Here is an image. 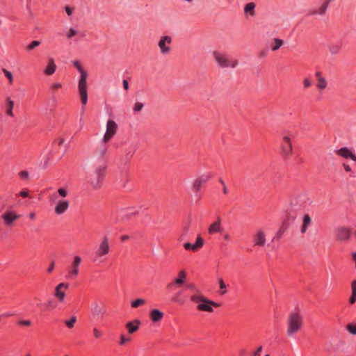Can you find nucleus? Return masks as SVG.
<instances>
[{"mask_svg": "<svg viewBox=\"0 0 356 356\" xmlns=\"http://www.w3.org/2000/svg\"><path fill=\"white\" fill-rule=\"evenodd\" d=\"M254 246L264 247L266 243V234L263 229H258L253 235Z\"/></svg>", "mask_w": 356, "mask_h": 356, "instance_id": "nucleus-16", "label": "nucleus"}, {"mask_svg": "<svg viewBox=\"0 0 356 356\" xmlns=\"http://www.w3.org/2000/svg\"><path fill=\"white\" fill-rule=\"evenodd\" d=\"M54 267H55V262L54 261H51L50 264H49V266L47 270V273L49 274L51 273L54 270Z\"/></svg>", "mask_w": 356, "mask_h": 356, "instance_id": "nucleus-48", "label": "nucleus"}, {"mask_svg": "<svg viewBox=\"0 0 356 356\" xmlns=\"http://www.w3.org/2000/svg\"><path fill=\"white\" fill-rule=\"evenodd\" d=\"M284 44V40L280 38H273L269 44L273 51L278 50Z\"/></svg>", "mask_w": 356, "mask_h": 356, "instance_id": "nucleus-28", "label": "nucleus"}, {"mask_svg": "<svg viewBox=\"0 0 356 356\" xmlns=\"http://www.w3.org/2000/svg\"><path fill=\"white\" fill-rule=\"evenodd\" d=\"M254 8L255 4L252 2L248 3L245 6L244 13L245 14H250L251 16L254 15Z\"/></svg>", "mask_w": 356, "mask_h": 356, "instance_id": "nucleus-31", "label": "nucleus"}, {"mask_svg": "<svg viewBox=\"0 0 356 356\" xmlns=\"http://www.w3.org/2000/svg\"><path fill=\"white\" fill-rule=\"evenodd\" d=\"M181 295V291L177 292L172 297V302L177 304H184V301L180 298V296Z\"/></svg>", "mask_w": 356, "mask_h": 356, "instance_id": "nucleus-34", "label": "nucleus"}, {"mask_svg": "<svg viewBox=\"0 0 356 356\" xmlns=\"http://www.w3.org/2000/svg\"><path fill=\"white\" fill-rule=\"evenodd\" d=\"M212 177L213 174L211 172H207L198 176L194 179L192 184V191L195 193L200 192L202 186Z\"/></svg>", "mask_w": 356, "mask_h": 356, "instance_id": "nucleus-13", "label": "nucleus"}, {"mask_svg": "<svg viewBox=\"0 0 356 356\" xmlns=\"http://www.w3.org/2000/svg\"><path fill=\"white\" fill-rule=\"evenodd\" d=\"M70 287L67 282H60L54 289V297L61 304L65 303L66 298V291Z\"/></svg>", "mask_w": 356, "mask_h": 356, "instance_id": "nucleus-12", "label": "nucleus"}, {"mask_svg": "<svg viewBox=\"0 0 356 356\" xmlns=\"http://www.w3.org/2000/svg\"><path fill=\"white\" fill-rule=\"evenodd\" d=\"M300 204L303 207H307L312 204V196L308 193H301L298 197Z\"/></svg>", "mask_w": 356, "mask_h": 356, "instance_id": "nucleus-25", "label": "nucleus"}, {"mask_svg": "<svg viewBox=\"0 0 356 356\" xmlns=\"http://www.w3.org/2000/svg\"><path fill=\"white\" fill-rule=\"evenodd\" d=\"M262 350V347L261 346H259L257 350L253 354V356H259L260 355V353Z\"/></svg>", "mask_w": 356, "mask_h": 356, "instance_id": "nucleus-53", "label": "nucleus"}, {"mask_svg": "<svg viewBox=\"0 0 356 356\" xmlns=\"http://www.w3.org/2000/svg\"><path fill=\"white\" fill-rule=\"evenodd\" d=\"M356 302V293L351 292V296L349 299V302L351 305H353Z\"/></svg>", "mask_w": 356, "mask_h": 356, "instance_id": "nucleus-47", "label": "nucleus"}, {"mask_svg": "<svg viewBox=\"0 0 356 356\" xmlns=\"http://www.w3.org/2000/svg\"><path fill=\"white\" fill-rule=\"evenodd\" d=\"M143 108V104L141 102H136L134 104L133 110L134 112L138 113L140 112Z\"/></svg>", "mask_w": 356, "mask_h": 356, "instance_id": "nucleus-41", "label": "nucleus"}, {"mask_svg": "<svg viewBox=\"0 0 356 356\" xmlns=\"http://www.w3.org/2000/svg\"><path fill=\"white\" fill-rule=\"evenodd\" d=\"M122 84H123V88H124V90H129V83L127 80H123Z\"/></svg>", "mask_w": 356, "mask_h": 356, "instance_id": "nucleus-54", "label": "nucleus"}, {"mask_svg": "<svg viewBox=\"0 0 356 356\" xmlns=\"http://www.w3.org/2000/svg\"><path fill=\"white\" fill-rule=\"evenodd\" d=\"M129 341V339L126 337L124 335H121L120 337V344L124 345Z\"/></svg>", "mask_w": 356, "mask_h": 356, "instance_id": "nucleus-46", "label": "nucleus"}, {"mask_svg": "<svg viewBox=\"0 0 356 356\" xmlns=\"http://www.w3.org/2000/svg\"><path fill=\"white\" fill-rule=\"evenodd\" d=\"M28 218L31 220L34 221L36 219V213L34 211L30 212L28 215Z\"/></svg>", "mask_w": 356, "mask_h": 356, "instance_id": "nucleus-50", "label": "nucleus"}, {"mask_svg": "<svg viewBox=\"0 0 356 356\" xmlns=\"http://www.w3.org/2000/svg\"><path fill=\"white\" fill-rule=\"evenodd\" d=\"M204 245V241L201 235H197L196 241L195 243L186 242L184 243L183 247L186 250H191L193 252H197L200 250Z\"/></svg>", "mask_w": 356, "mask_h": 356, "instance_id": "nucleus-17", "label": "nucleus"}, {"mask_svg": "<svg viewBox=\"0 0 356 356\" xmlns=\"http://www.w3.org/2000/svg\"><path fill=\"white\" fill-rule=\"evenodd\" d=\"M74 65L76 67L80 73V78L78 83V91L81 97L83 105H86L88 102V90H87V72L81 67L79 61H74Z\"/></svg>", "mask_w": 356, "mask_h": 356, "instance_id": "nucleus-5", "label": "nucleus"}, {"mask_svg": "<svg viewBox=\"0 0 356 356\" xmlns=\"http://www.w3.org/2000/svg\"><path fill=\"white\" fill-rule=\"evenodd\" d=\"M76 34H77L76 31L75 29H74L73 28H71L67 33L66 35L68 38H71L74 37V35H76Z\"/></svg>", "mask_w": 356, "mask_h": 356, "instance_id": "nucleus-43", "label": "nucleus"}, {"mask_svg": "<svg viewBox=\"0 0 356 356\" xmlns=\"http://www.w3.org/2000/svg\"><path fill=\"white\" fill-rule=\"evenodd\" d=\"M57 142H58V145H60L65 142V140H64V138H60L58 139Z\"/></svg>", "mask_w": 356, "mask_h": 356, "instance_id": "nucleus-57", "label": "nucleus"}, {"mask_svg": "<svg viewBox=\"0 0 356 356\" xmlns=\"http://www.w3.org/2000/svg\"><path fill=\"white\" fill-rule=\"evenodd\" d=\"M19 195L22 197H27L29 195L27 191H22L19 192Z\"/></svg>", "mask_w": 356, "mask_h": 356, "instance_id": "nucleus-51", "label": "nucleus"}, {"mask_svg": "<svg viewBox=\"0 0 356 356\" xmlns=\"http://www.w3.org/2000/svg\"><path fill=\"white\" fill-rule=\"evenodd\" d=\"M92 334L95 339H100L103 336V332L95 327L92 328Z\"/></svg>", "mask_w": 356, "mask_h": 356, "instance_id": "nucleus-37", "label": "nucleus"}, {"mask_svg": "<svg viewBox=\"0 0 356 356\" xmlns=\"http://www.w3.org/2000/svg\"><path fill=\"white\" fill-rule=\"evenodd\" d=\"M146 303V300L143 298H138L131 302V306L133 308H137L140 306L144 305Z\"/></svg>", "mask_w": 356, "mask_h": 356, "instance_id": "nucleus-33", "label": "nucleus"}, {"mask_svg": "<svg viewBox=\"0 0 356 356\" xmlns=\"http://www.w3.org/2000/svg\"><path fill=\"white\" fill-rule=\"evenodd\" d=\"M56 65L54 58H49L47 65L43 71L44 74L47 76H51L56 72Z\"/></svg>", "mask_w": 356, "mask_h": 356, "instance_id": "nucleus-24", "label": "nucleus"}, {"mask_svg": "<svg viewBox=\"0 0 356 356\" xmlns=\"http://www.w3.org/2000/svg\"><path fill=\"white\" fill-rule=\"evenodd\" d=\"M40 42L38 40H33L32 41L28 46L26 47V49L28 51H31L34 48L38 47L40 45Z\"/></svg>", "mask_w": 356, "mask_h": 356, "instance_id": "nucleus-38", "label": "nucleus"}, {"mask_svg": "<svg viewBox=\"0 0 356 356\" xmlns=\"http://www.w3.org/2000/svg\"><path fill=\"white\" fill-rule=\"evenodd\" d=\"M65 9L67 14L69 16H70L72 14V9L71 8H70L69 6H66Z\"/></svg>", "mask_w": 356, "mask_h": 356, "instance_id": "nucleus-55", "label": "nucleus"}, {"mask_svg": "<svg viewBox=\"0 0 356 356\" xmlns=\"http://www.w3.org/2000/svg\"><path fill=\"white\" fill-rule=\"evenodd\" d=\"M186 280V273L184 270H181L179 271L177 276L170 282L167 287L169 289L181 286H182Z\"/></svg>", "mask_w": 356, "mask_h": 356, "instance_id": "nucleus-18", "label": "nucleus"}, {"mask_svg": "<svg viewBox=\"0 0 356 356\" xmlns=\"http://www.w3.org/2000/svg\"><path fill=\"white\" fill-rule=\"evenodd\" d=\"M188 288L194 291L190 296V301L195 305L197 311L212 313L214 308L220 306L218 303L207 298L194 284H190Z\"/></svg>", "mask_w": 356, "mask_h": 356, "instance_id": "nucleus-1", "label": "nucleus"}, {"mask_svg": "<svg viewBox=\"0 0 356 356\" xmlns=\"http://www.w3.org/2000/svg\"><path fill=\"white\" fill-rule=\"evenodd\" d=\"M19 177L22 180H27L29 178V173L26 170H23L19 172Z\"/></svg>", "mask_w": 356, "mask_h": 356, "instance_id": "nucleus-40", "label": "nucleus"}, {"mask_svg": "<svg viewBox=\"0 0 356 356\" xmlns=\"http://www.w3.org/2000/svg\"><path fill=\"white\" fill-rule=\"evenodd\" d=\"M221 220L218 218L208 228V232L210 234H214L222 232Z\"/></svg>", "mask_w": 356, "mask_h": 356, "instance_id": "nucleus-23", "label": "nucleus"}, {"mask_svg": "<svg viewBox=\"0 0 356 356\" xmlns=\"http://www.w3.org/2000/svg\"><path fill=\"white\" fill-rule=\"evenodd\" d=\"M328 6V3H324L321 7L318 9V10L314 11L313 14H320L323 15L325 13L327 8Z\"/></svg>", "mask_w": 356, "mask_h": 356, "instance_id": "nucleus-36", "label": "nucleus"}, {"mask_svg": "<svg viewBox=\"0 0 356 356\" xmlns=\"http://www.w3.org/2000/svg\"><path fill=\"white\" fill-rule=\"evenodd\" d=\"M303 86L305 88H309L312 86V81L308 78H305L303 79Z\"/></svg>", "mask_w": 356, "mask_h": 356, "instance_id": "nucleus-45", "label": "nucleus"}, {"mask_svg": "<svg viewBox=\"0 0 356 356\" xmlns=\"http://www.w3.org/2000/svg\"><path fill=\"white\" fill-rule=\"evenodd\" d=\"M351 292L356 293V280H353L351 282Z\"/></svg>", "mask_w": 356, "mask_h": 356, "instance_id": "nucleus-52", "label": "nucleus"}, {"mask_svg": "<svg viewBox=\"0 0 356 356\" xmlns=\"http://www.w3.org/2000/svg\"><path fill=\"white\" fill-rule=\"evenodd\" d=\"M280 154L284 159L289 158L293 154V145L291 141V134L289 132H284L282 136L280 143Z\"/></svg>", "mask_w": 356, "mask_h": 356, "instance_id": "nucleus-8", "label": "nucleus"}, {"mask_svg": "<svg viewBox=\"0 0 356 356\" xmlns=\"http://www.w3.org/2000/svg\"><path fill=\"white\" fill-rule=\"evenodd\" d=\"M334 154L337 156L341 159L343 162L341 166L346 173L353 172L352 167L348 163V161H353L356 165V154L355 151L348 147H342L334 150Z\"/></svg>", "mask_w": 356, "mask_h": 356, "instance_id": "nucleus-4", "label": "nucleus"}, {"mask_svg": "<svg viewBox=\"0 0 356 356\" xmlns=\"http://www.w3.org/2000/svg\"><path fill=\"white\" fill-rule=\"evenodd\" d=\"M62 88V84L59 82H56L51 84V89L56 91Z\"/></svg>", "mask_w": 356, "mask_h": 356, "instance_id": "nucleus-44", "label": "nucleus"}, {"mask_svg": "<svg viewBox=\"0 0 356 356\" xmlns=\"http://www.w3.org/2000/svg\"><path fill=\"white\" fill-rule=\"evenodd\" d=\"M2 71L4 74V75L8 79L9 83L10 84H12L13 82V76L11 72L6 69H3Z\"/></svg>", "mask_w": 356, "mask_h": 356, "instance_id": "nucleus-39", "label": "nucleus"}, {"mask_svg": "<svg viewBox=\"0 0 356 356\" xmlns=\"http://www.w3.org/2000/svg\"><path fill=\"white\" fill-rule=\"evenodd\" d=\"M312 224V218L309 214H305L302 218V225L300 226V233L305 234L308 228L310 227Z\"/></svg>", "mask_w": 356, "mask_h": 356, "instance_id": "nucleus-21", "label": "nucleus"}, {"mask_svg": "<svg viewBox=\"0 0 356 356\" xmlns=\"http://www.w3.org/2000/svg\"><path fill=\"white\" fill-rule=\"evenodd\" d=\"M118 124L113 120H108L106 122V132L102 138L104 144L107 143L117 133Z\"/></svg>", "mask_w": 356, "mask_h": 356, "instance_id": "nucleus-14", "label": "nucleus"}, {"mask_svg": "<svg viewBox=\"0 0 356 356\" xmlns=\"http://www.w3.org/2000/svg\"><path fill=\"white\" fill-rule=\"evenodd\" d=\"M353 259L356 261V252L352 254Z\"/></svg>", "mask_w": 356, "mask_h": 356, "instance_id": "nucleus-61", "label": "nucleus"}, {"mask_svg": "<svg viewBox=\"0 0 356 356\" xmlns=\"http://www.w3.org/2000/svg\"><path fill=\"white\" fill-rule=\"evenodd\" d=\"M19 324L24 326H29L31 324V322L29 320H22L19 321Z\"/></svg>", "mask_w": 356, "mask_h": 356, "instance_id": "nucleus-49", "label": "nucleus"}, {"mask_svg": "<svg viewBox=\"0 0 356 356\" xmlns=\"http://www.w3.org/2000/svg\"><path fill=\"white\" fill-rule=\"evenodd\" d=\"M330 49L331 53H332V54H336L339 51V48L335 47H330Z\"/></svg>", "mask_w": 356, "mask_h": 356, "instance_id": "nucleus-56", "label": "nucleus"}, {"mask_svg": "<svg viewBox=\"0 0 356 356\" xmlns=\"http://www.w3.org/2000/svg\"><path fill=\"white\" fill-rule=\"evenodd\" d=\"M128 238H129V236H127V235L122 236L121 237L122 241H125V240H127V239H128Z\"/></svg>", "mask_w": 356, "mask_h": 356, "instance_id": "nucleus-60", "label": "nucleus"}, {"mask_svg": "<svg viewBox=\"0 0 356 356\" xmlns=\"http://www.w3.org/2000/svg\"><path fill=\"white\" fill-rule=\"evenodd\" d=\"M350 231L348 228L341 227L336 231V238L340 241H346L350 238Z\"/></svg>", "mask_w": 356, "mask_h": 356, "instance_id": "nucleus-19", "label": "nucleus"}, {"mask_svg": "<svg viewBox=\"0 0 356 356\" xmlns=\"http://www.w3.org/2000/svg\"><path fill=\"white\" fill-rule=\"evenodd\" d=\"M212 54L218 65L222 68H235L238 65L237 59L220 51H214Z\"/></svg>", "mask_w": 356, "mask_h": 356, "instance_id": "nucleus-7", "label": "nucleus"}, {"mask_svg": "<svg viewBox=\"0 0 356 356\" xmlns=\"http://www.w3.org/2000/svg\"><path fill=\"white\" fill-rule=\"evenodd\" d=\"M222 192L224 194H227L228 193V189L225 184H224V186H222Z\"/></svg>", "mask_w": 356, "mask_h": 356, "instance_id": "nucleus-58", "label": "nucleus"}, {"mask_svg": "<svg viewBox=\"0 0 356 356\" xmlns=\"http://www.w3.org/2000/svg\"><path fill=\"white\" fill-rule=\"evenodd\" d=\"M107 150H108L107 147L104 145L102 147H101L99 149H98L97 153L99 156H104L106 154Z\"/></svg>", "mask_w": 356, "mask_h": 356, "instance_id": "nucleus-42", "label": "nucleus"}, {"mask_svg": "<svg viewBox=\"0 0 356 356\" xmlns=\"http://www.w3.org/2000/svg\"><path fill=\"white\" fill-rule=\"evenodd\" d=\"M218 282L219 287H220V291H219L220 294L225 295V293H227V285L225 283L222 278H219L218 280Z\"/></svg>", "mask_w": 356, "mask_h": 356, "instance_id": "nucleus-32", "label": "nucleus"}, {"mask_svg": "<svg viewBox=\"0 0 356 356\" xmlns=\"http://www.w3.org/2000/svg\"><path fill=\"white\" fill-rule=\"evenodd\" d=\"M172 39L169 35L161 36L158 42V46L160 49L161 54L167 55L171 51V44Z\"/></svg>", "mask_w": 356, "mask_h": 356, "instance_id": "nucleus-15", "label": "nucleus"}, {"mask_svg": "<svg viewBox=\"0 0 356 356\" xmlns=\"http://www.w3.org/2000/svg\"><path fill=\"white\" fill-rule=\"evenodd\" d=\"M304 326L303 316L300 310L291 312L286 319V334L288 337H293L302 330Z\"/></svg>", "mask_w": 356, "mask_h": 356, "instance_id": "nucleus-3", "label": "nucleus"}, {"mask_svg": "<svg viewBox=\"0 0 356 356\" xmlns=\"http://www.w3.org/2000/svg\"><path fill=\"white\" fill-rule=\"evenodd\" d=\"M316 76H317V83H316L317 88L319 90H324L327 86V82L326 79L323 76H322L319 73L316 74Z\"/></svg>", "mask_w": 356, "mask_h": 356, "instance_id": "nucleus-29", "label": "nucleus"}, {"mask_svg": "<svg viewBox=\"0 0 356 356\" xmlns=\"http://www.w3.org/2000/svg\"><path fill=\"white\" fill-rule=\"evenodd\" d=\"M69 193L65 187L59 188L57 192L52 193L49 197L50 202L54 204V213L60 216L65 213L70 207V201L64 199Z\"/></svg>", "mask_w": 356, "mask_h": 356, "instance_id": "nucleus-2", "label": "nucleus"}, {"mask_svg": "<svg viewBox=\"0 0 356 356\" xmlns=\"http://www.w3.org/2000/svg\"><path fill=\"white\" fill-rule=\"evenodd\" d=\"M111 251L109 239L107 236H104L100 241L97 250L95 251V261H102L106 259V257Z\"/></svg>", "mask_w": 356, "mask_h": 356, "instance_id": "nucleus-10", "label": "nucleus"}, {"mask_svg": "<svg viewBox=\"0 0 356 356\" xmlns=\"http://www.w3.org/2000/svg\"><path fill=\"white\" fill-rule=\"evenodd\" d=\"M220 182L221 183L222 186H224V184H225V183L222 179L220 180Z\"/></svg>", "mask_w": 356, "mask_h": 356, "instance_id": "nucleus-62", "label": "nucleus"}, {"mask_svg": "<svg viewBox=\"0 0 356 356\" xmlns=\"http://www.w3.org/2000/svg\"><path fill=\"white\" fill-rule=\"evenodd\" d=\"M20 218L21 215L14 209L13 206L8 207L1 215V219L6 227H13Z\"/></svg>", "mask_w": 356, "mask_h": 356, "instance_id": "nucleus-9", "label": "nucleus"}, {"mask_svg": "<svg viewBox=\"0 0 356 356\" xmlns=\"http://www.w3.org/2000/svg\"><path fill=\"white\" fill-rule=\"evenodd\" d=\"M14 102L10 98H7L4 104V111L10 118H14L13 113Z\"/></svg>", "mask_w": 356, "mask_h": 356, "instance_id": "nucleus-26", "label": "nucleus"}, {"mask_svg": "<svg viewBox=\"0 0 356 356\" xmlns=\"http://www.w3.org/2000/svg\"><path fill=\"white\" fill-rule=\"evenodd\" d=\"M106 172V163L102 160L99 165L95 167L93 172L88 177V182L93 188L100 186Z\"/></svg>", "mask_w": 356, "mask_h": 356, "instance_id": "nucleus-6", "label": "nucleus"}, {"mask_svg": "<svg viewBox=\"0 0 356 356\" xmlns=\"http://www.w3.org/2000/svg\"><path fill=\"white\" fill-rule=\"evenodd\" d=\"M81 262L82 259L79 255H76L72 258L67 270V276L69 279H75L78 277Z\"/></svg>", "mask_w": 356, "mask_h": 356, "instance_id": "nucleus-11", "label": "nucleus"}, {"mask_svg": "<svg viewBox=\"0 0 356 356\" xmlns=\"http://www.w3.org/2000/svg\"><path fill=\"white\" fill-rule=\"evenodd\" d=\"M140 325V321L139 320L135 319L132 321L128 322L126 324V327L128 330V332L129 334H133L139 329Z\"/></svg>", "mask_w": 356, "mask_h": 356, "instance_id": "nucleus-27", "label": "nucleus"}, {"mask_svg": "<svg viewBox=\"0 0 356 356\" xmlns=\"http://www.w3.org/2000/svg\"><path fill=\"white\" fill-rule=\"evenodd\" d=\"M76 321H77L76 316H72L70 318L66 319L64 321V324L68 329H72L75 326Z\"/></svg>", "mask_w": 356, "mask_h": 356, "instance_id": "nucleus-30", "label": "nucleus"}, {"mask_svg": "<svg viewBox=\"0 0 356 356\" xmlns=\"http://www.w3.org/2000/svg\"><path fill=\"white\" fill-rule=\"evenodd\" d=\"M223 238L225 241H229L230 240V236L229 234H225L223 236Z\"/></svg>", "mask_w": 356, "mask_h": 356, "instance_id": "nucleus-59", "label": "nucleus"}, {"mask_svg": "<svg viewBox=\"0 0 356 356\" xmlns=\"http://www.w3.org/2000/svg\"><path fill=\"white\" fill-rule=\"evenodd\" d=\"M346 330L352 335H356V323H350L346 325Z\"/></svg>", "mask_w": 356, "mask_h": 356, "instance_id": "nucleus-35", "label": "nucleus"}, {"mask_svg": "<svg viewBox=\"0 0 356 356\" xmlns=\"http://www.w3.org/2000/svg\"><path fill=\"white\" fill-rule=\"evenodd\" d=\"M163 316L164 313L158 309H154L149 312V318L153 323L160 322Z\"/></svg>", "mask_w": 356, "mask_h": 356, "instance_id": "nucleus-22", "label": "nucleus"}, {"mask_svg": "<svg viewBox=\"0 0 356 356\" xmlns=\"http://www.w3.org/2000/svg\"><path fill=\"white\" fill-rule=\"evenodd\" d=\"M138 211L135 208H129L121 211V218L122 220H128L132 217L138 215Z\"/></svg>", "mask_w": 356, "mask_h": 356, "instance_id": "nucleus-20", "label": "nucleus"}]
</instances>
